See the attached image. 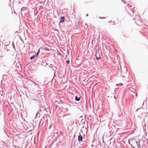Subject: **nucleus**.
<instances>
[{
	"mask_svg": "<svg viewBox=\"0 0 148 148\" xmlns=\"http://www.w3.org/2000/svg\"><path fill=\"white\" fill-rule=\"evenodd\" d=\"M4 76V75H3V76Z\"/></svg>",
	"mask_w": 148,
	"mask_h": 148,
	"instance_id": "14",
	"label": "nucleus"
},
{
	"mask_svg": "<svg viewBox=\"0 0 148 148\" xmlns=\"http://www.w3.org/2000/svg\"><path fill=\"white\" fill-rule=\"evenodd\" d=\"M46 65H47V63H46Z\"/></svg>",
	"mask_w": 148,
	"mask_h": 148,
	"instance_id": "13",
	"label": "nucleus"
},
{
	"mask_svg": "<svg viewBox=\"0 0 148 148\" xmlns=\"http://www.w3.org/2000/svg\"><path fill=\"white\" fill-rule=\"evenodd\" d=\"M98 47V46L97 45H96L95 46V55L96 58V59L97 60H99L101 58L99 56H97V48Z\"/></svg>",
	"mask_w": 148,
	"mask_h": 148,
	"instance_id": "2",
	"label": "nucleus"
},
{
	"mask_svg": "<svg viewBox=\"0 0 148 148\" xmlns=\"http://www.w3.org/2000/svg\"><path fill=\"white\" fill-rule=\"evenodd\" d=\"M35 57H36V56H35V55H34L33 56H31L30 57V60H32Z\"/></svg>",
	"mask_w": 148,
	"mask_h": 148,
	"instance_id": "7",
	"label": "nucleus"
},
{
	"mask_svg": "<svg viewBox=\"0 0 148 148\" xmlns=\"http://www.w3.org/2000/svg\"><path fill=\"white\" fill-rule=\"evenodd\" d=\"M66 62L68 64H69V62H70V61L69 60H67L66 61Z\"/></svg>",
	"mask_w": 148,
	"mask_h": 148,
	"instance_id": "9",
	"label": "nucleus"
},
{
	"mask_svg": "<svg viewBox=\"0 0 148 148\" xmlns=\"http://www.w3.org/2000/svg\"><path fill=\"white\" fill-rule=\"evenodd\" d=\"M138 18V21H140V17L139 16H137L136 17H135L134 20H136V18Z\"/></svg>",
	"mask_w": 148,
	"mask_h": 148,
	"instance_id": "8",
	"label": "nucleus"
},
{
	"mask_svg": "<svg viewBox=\"0 0 148 148\" xmlns=\"http://www.w3.org/2000/svg\"><path fill=\"white\" fill-rule=\"evenodd\" d=\"M122 77H125L124 76H122Z\"/></svg>",
	"mask_w": 148,
	"mask_h": 148,
	"instance_id": "11",
	"label": "nucleus"
},
{
	"mask_svg": "<svg viewBox=\"0 0 148 148\" xmlns=\"http://www.w3.org/2000/svg\"><path fill=\"white\" fill-rule=\"evenodd\" d=\"M82 136L81 134H80L78 136V139L79 141H82Z\"/></svg>",
	"mask_w": 148,
	"mask_h": 148,
	"instance_id": "3",
	"label": "nucleus"
},
{
	"mask_svg": "<svg viewBox=\"0 0 148 148\" xmlns=\"http://www.w3.org/2000/svg\"><path fill=\"white\" fill-rule=\"evenodd\" d=\"M148 117V114L147 112H143L139 116L141 119H144L145 117Z\"/></svg>",
	"mask_w": 148,
	"mask_h": 148,
	"instance_id": "1",
	"label": "nucleus"
},
{
	"mask_svg": "<svg viewBox=\"0 0 148 148\" xmlns=\"http://www.w3.org/2000/svg\"><path fill=\"white\" fill-rule=\"evenodd\" d=\"M88 16V14H86V16Z\"/></svg>",
	"mask_w": 148,
	"mask_h": 148,
	"instance_id": "12",
	"label": "nucleus"
},
{
	"mask_svg": "<svg viewBox=\"0 0 148 148\" xmlns=\"http://www.w3.org/2000/svg\"><path fill=\"white\" fill-rule=\"evenodd\" d=\"M40 48L38 50V52H37L36 53L35 55V56H38V55L39 53V52H40Z\"/></svg>",
	"mask_w": 148,
	"mask_h": 148,
	"instance_id": "6",
	"label": "nucleus"
},
{
	"mask_svg": "<svg viewBox=\"0 0 148 148\" xmlns=\"http://www.w3.org/2000/svg\"><path fill=\"white\" fill-rule=\"evenodd\" d=\"M75 99L77 101H79L80 100V97H78L76 96L75 97Z\"/></svg>",
	"mask_w": 148,
	"mask_h": 148,
	"instance_id": "5",
	"label": "nucleus"
},
{
	"mask_svg": "<svg viewBox=\"0 0 148 148\" xmlns=\"http://www.w3.org/2000/svg\"><path fill=\"white\" fill-rule=\"evenodd\" d=\"M99 18H103V17L101 18L100 17H99Z\"/></svg>",
	"mask_w": 148,
	"mask_h": 148,
	"instance_id": "10",
	"label": "nucleus"
},
{
	"mask_svg": "<svg viewBox=\"0 0 148 148\" xmlns=\"http://www.w3.org/2000/svg\"><path fill=\"white\" fill-rule=\"evenodd\" d=\"M65 17L64 16L61 17L60 22L63 23L64 21Z\"/></svg>",
	"mask_w": 148,
	"mask_h": 148,
	"instance_id": "4",
	"label": "nucleus"
}]
</instances>
